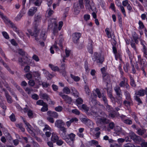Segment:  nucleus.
Masks as SVG:
<instances>
[{
	"instance_id": "nucleus-1",
	"label": "nucleus",
	"mask_w": 147,
	"mask_h": 147,
	"mask_svg": "<svg viewBox=\"0 0 147 147\" xmlns=\"http://www.w3.org/2000/svg\"><path fill=\"white\" fill-rule=\"evenodd\" d=\"M78 106L79 109H83L88 113H90L92 115L95 117L96 123L98 124L101 123H108L109 121L106 118V115L103 112L98 113L97 114L95 112L96 109L94 107L92 108L90 110V112L88 108L85 105H83L81 107L78 105Z\"/></svg>"
},
{
	"instance_id": "nucleus-2",
	"label": "nucleus",
	"mask_w": 147,
	"mask_h": 147,
	"mask_svg": "<svg viewBox=\"0 0 147 147\" xmlns=\"http://www.w3.org/2000/svg\"><path fill=\"white\" fill-rule=\"evenodd\" d=\"M85 2V5L86 9L90 10L92 9V7L90 4V1L89 0H79V3H75L74 5V12L75 14H78L80 11V9L84 7L83 1Z\"/></svg>"
},
{
	"instance_id": "nucleus-3",
	"label": "nucleus",
	"mask_w": 147,
	"mask_h": 147,
	"mask_svg": "<svg viewBox=\"0 0 147 147\" xmlns=\"http://www.w3.org/2000/svg\"><path fill=\"white\" fill-rule=\"evenodd\" d=\"M30 34L31 36H34L35 37V39L37 41H38L39 39L42 40H45L47 38V35L45 30H40L39 28H37L36 32H35V29L34 30V32L32 33L29 31Z\"/></svg>"
},
{
	"instance_id": "nucleus-4",
	"label": "nucleus",
	"mask_w": 147,
	"mask_h": 147,
	"mask_svg": "<svg viewBox=\"0 0 147 147\" xmlns=\"http://www.w3.org/2000/svg\"><path fill=\"white\" fill-rule=\"evenodd\" d=\"M97 96H98V97L99 98H102L103 100L105 102H106L107 100L106 98L104 95L103 94L102 95L101 94L99 89H96L95 90H93L92 94L91 97L90 98V100L92 103L94 102V104L96 102V101L95 100V98L97 97Z\"/></svg>"
},
{
	"instance_id": "nucleus-5",
	"label": "nucleus",
	"mask_w": 147,
	"mask_h": 147,
	"mask_svg": "<svg viewBox=\"0 0 147 147\" xmlns=\"http://www.w3.org/2000/svg\"><path fill=\"white\" fill-rule=\"evenodd\" d=\"M92 59L94 61H96L98 63H102L104 59L103 56L100 54L97 53H94L92 57Z\"/></svg>"
},
{
	"instance_id": "nucleus-6",
	"label": "nucleus",
	"mask_w": 147,
	"mask_h": 147,
	"mask_svg": "<svg viewBox=\"0 0 147 147\" xmlns=\"http://www.w3.org/2000/svg\"><path fill=\"white\" fill-rule=\"evenodd\" d=\"M0 16L6 23L10 25L12 28H13L14 29H15V31H17V28L13 24V23L7 17L4 16L3 13L0 11Z\"/></svg>"
},
{
	"instance_id": "nucleus-7",
	"label": "nucleus",
	"mask_w": 147,
	"mask_h": 147,
	"mask_svg": "<svg viewBox=\"0 0 147 147\" xmlns=\"http://www.w3.org/2000/svg\"><path fill=\"white\" fill-rule=\"evenodd\" d=\"M63 40V39L62 38H60L59 40V42L58 41H56L55 42V45L51 47L50 48L51 53L52 54H54V51L53 49H55L56 51H58L59 50L58 48L56 46L58 43L59 46L61 47H62V42Z\"/></svg>"
},
{
	"instance_id": "nucleus-8",
	"label": "nucleus",
	"mask_w": 147,
	"mask_h": 147,
	"mask_svg": "<svg viewBox=\"0 0 147 147\" xmlns=\"http://www.w3.org/2000/svg\"><path fill=\"white\" fill-rule=\"evenodd\" d=\"M105 68L104 67L101 69V71L103 75V81L107 84L110 82V78L109 75L105 73Z\"/></svg>"
},
{
	"instance_id": "nucleus-9",
	"label": "nucleus",
	"mask_w": 147,
	"mask_h": 147,
	"mask_svg": "<svg viewBox=\"0 0 147 147\" xmlns=\"http://www.w3.org/2000/svg\"><path fill=\"white\" fill-rule=\"evenodd\" d=\"M40 19L41 17L39 16H37L35 18V21L34 22L33 24V28L34 29H35V32H36L37 28H39V22Z\"/></svg>"
},
{
	"instance_id": "nucleus-10",
	"label": "nucleus",
	"mask_w": 147,
	"mask_h": 147,
	"mask_svg": "<svg viewBox=\"0 0 147 147\" xmlns=\"http://www.w3.org/2000/svg\"><path fill=\"white\" fill-rule=\"evenodd\" d=\"M81 36L80 33H75L72 34L73 41L75 43H77L78 41L79 38Z\"/></svg>"
},
{
	"instance_id": "nucleus-11",
	"label": "nucleus",
	"mask_w": 147,
	"mask_h": 147,
	"mask_svg": "<svg viewBox=\"0 0 147 147\" xmlns=\"http://www.w3.org/2000/svg\"><path fill=\"white\" fill-rule=\"evenodd\" d=\"M37 9L36 7H33L29 9L27 13L29 16H33L37 11Z\"/></svg>"
},
{
	"instance_id": "nucleus-12",
	"label": "nucleus",
	"mask_w": 147,
	"mask_h": 147,
	"mask_svg": "<svg viewBox=\"0 0 147 147\" xmlns=\"http://www.w3.org/2000/svg\"><path fill=\"white\" fill-rule=\"evenodd\" d=\"M131 138L134 141H140L142 140V139L139 136H137L134 133H130Z\"/></svg>"
},
{
	"instance_id": "nucleus-13",
	"label": "nucleus",
	"mask_w": 147,
	"mask_h": 147,
	"mask_svg": "<svg viewBox=\"0 0 147 147\" xmlns=\"http://www.w3.org/2000/svg\"><path fill=\"white\" fill-rule=\"evenodd\" d=\"M64 123L61 120H57L55 123V126L59 128L64 126Z\"/></svg>"
},
{
	"instance_id": "nucleus-14",
	"label": "nucleus",
	"mask_w": 147,
	"mask_h": 147,
	"mask_svg": "<svg viewBox=\"0 0 147 147\" xmlns=\"http://www.w3.org/2000/svg\"><path fill=\"white\" fill-rule=\"evenodd\" d=\"M57 24L56 22L55 19H52L51 20H49L48 28H52L53 26L57 27Z\"/></svg>"
},
{
	"instance_id": "nucleus-15",
	"label": "nucleus",
	"mask_w": 147,
	"mask_h": 147,
	"mask_svg": "<svg viewBox=\"0 0 147 147\" xmlns=\"http://www.w3.org/2000/svg\"><path fill=\"white\" fill-rule=\"evenodd\" d=\"M33 75L35 78V80H36L38 82V84L40 85L41 82V81L40 77V74L37 72H34Z\"/></svg>"
},
{
	"instance_id": "nucleus-16",
	"label": "nucleus",
	"mask_w": 147,
	"mask_h": 147,
	"mask_svg": "<svg viewBox=\"0 0 147 147\" xmlns=\"http://www.w3.org/2000/svg\"><path fill=\"white\" fill-rule=\"evenodd\" d=\"M24 123L26 125V126L27 127V130L31 134H32L33 131V128L30 124L26 121H24Z\"/></svg>"
},
{
	"instance_id": "nucleus-17",
	"label": "nucleus",
	"mask_w": 147,
	"mask_h": 147,
	"mask_svg": "<svg viewBox=\"0 0 147 147\" xmlns=\"http://www.w3.org/2000/svg\"><path fill=\"white\" fill-rule=\"evenodd\" d=\"M115 132L114 135L115 136L119 135L121 132L122 130L121 128L119 126H116L114 129Z\"/></svg>"
},
{
	"instance_id": "nucleus-18",
	"label": "nucleus",
	"mask_w": 147,
	"mask_h": 147,
	"mask_svg": "<svg viewBox=\"0 0 147 147\" xmlns=\"http://www.w3.org/2000/svg\"><path fill=\"white\" fill-rule=\"evenodd\" d=\"M115 90L117 94L119 97V99H121L122 95L119 87L118 86H116L115 88Z\"/></svg>"
},
{
	"instance_id": "nucleus-19",
	"label": "nucleus",
	"mask_w": 147,
	"mask_h": 147,
	"mask_svg": "<svg viewBox=\"0 0 147 147\" xmlns=\"http://www.w3.org/2000/svg\"><path fill=\"white\" fill-rule=\"evenodd\" d=\"M47 115L49 116L57 118L58 116V113L55 112L49 111L47 112Z\"/></svg>"
},
{
	"instance_id": "nucleus-20",
	"label": "nucleus",
	"mask_w": 147,
	"mask_h": 147,
	"mask_svg": "<svg viewBox=\"0 0 147 147\" xmlns=\"http://www.w3.org/2000/svg\"><path fill=\"white\" fill-rule=\"evenodd\" d=\"M138 61L140 64L141 65L140 67L143 71V73L145 75V72L144 69H143V67H144V63L142 62L141 59V55H138Z\"/></svg>"
},
{
	"instance_id": "nucleus-21",
	"label": "nucleus",
	"mask_w": 147,
	"mask_h": 147,
	"mask_svg": "<svg viewBox=\"0 0 147 147\" xmlns=\"http://www.w3.org/2000/svg\"><path fill=\"white\" fill-rule=\"evenodd\" d=\"M26 60H27V61L23 60H22V59H19V61L20 63V65H23L25 64H30L29 61L30 60L27 57H26Z\"/></svg>"
},
{
	"instance_id": "nucleus-22",
	"label": "nucleus",
	"mask_w": 147,
	"mask_h": 147,
	"mask_svg": "<svg viewBox=\"0 0 147 147\" xmlns=\"http://www.w3.org/2000/svg\"><path fill=\"white\" fill-rule=\"evenodd\" d=\"M82 121L88 126H89L92 124V123L91 121L86 118L82 119Z\"/></svg>"
},
{
	"instance_id": "nucleus-23",
	"label": "nucleus",
	"mask_w": 147,
	"mask_h": 147,
	"mask_svg": "<svg viewBox=\"0 0 147 147\" xmlns=\"http://www.w3.org/2000/svg\"><path fill=\"white\" fill-rule=\"evenodd\" d=\"M24 111L25 112H27L28 116L30 118H32V117L33 113L32 111L30 110H29L27 108H25L24 109Z\"/></svg>"
},
{
	"instance_id": "nucleus-24",
	"label": "nucleus",
	"mask_w": 147,
	"mask_h": 147,
	"mask_svg": "<svg viewBox=\"0 0 147 147\" xmlns=\"http://www.w3.org/2000/svg\"><path fill=\"white\" fill-rule=\"evenodd\" d=\"M58 139L59 138L57 134L55 133H52L51 137V140L54 142H56Z\"/></svg>"
},
{
	"instance_id": "nucleus-25",
	"label": "nucleus",
	"mask_w": 147,
	"mask_h": 147,
	"mask_svg": "<svg viewBox=\"0 0 147 147\" xmlns=\"http://www.w3.org/2000/svg\"><path fill=\"white\" fill-rule=\"evenodd\" d=\"M135 94L137 96L139 95L140 96H143L145 94V90L143 89L140 90L136 92Z\"/></svg>"
},
{
	"instance_id": "nucleus-26",
	"label": "nucleus",
	"mask_w": 147,
	"mask_h": 147,
	"mask_svg": "<svg viewBox=\"0 0 147 147\" xmlns=\"http://www.w3.org/2000/svg\"><path fill=\"white\" fill-rule=\"evenodd\" d=\"M63 98L67 103L70 104L72 102V99L71 97L68 96L67 95L63 96Z\"/></svg>"
},
{
	"instance_id": "nucleus-27",
	"label": "nucleus",
	"mask_w": 147,
	"mask_h": 147,
	"mask_svg": "<svg viewBox=\"0 0 147 147\" xmlns=\"http://www.w3.org/2000/svg\"><path fill=\"white\" fill-rule=\"evenodd\" d=\"M126 79L125 78L123 79V81H122L120 83L119 85L121 87H124L125 86L126 88H127L128 85L125 82Z\"/></svg>"
},
{
	"instance_id": "nucleus-28",
	"label": "nucleus",
	"mask_w": 147,
	"mask_h": 147,
	"mask_svg": "<svg viewBox=\"0 0 147 147\" xmlns=\"http://www.w3.org/2000/svg\"><path fill=\"white\" fill-rule=\"evenodd\" d=\"M40 98L43 99H46L47 101H48L49 99L48 95L46 94L41 93L40 95Z\"/></svg>"
},
{
	"instance_id": "nucleus-29",
	"label": "nucleus",
	"mask_w": 147,
	"mask_h": 147,
	"mask_svg": "<svg viewBox=\"0 0 147 147\" xmlns=\"http://www.w3.org/2000/svg\"><path fill=\"white\" fill-rule=\"evenodd\" d=\"M71 93L75 97H78V93L76 90L74 88H71Z\"/></svg>"
},
{
	"instance_id": "nucleus-30",
	"label": "nucleus",
	"mask_w": 147,
	"mask_h": 147,
	"mask_svg": "<svg viewBox=\"0 0 147 147\" xmlns=\"http://www.w3.org/2000/svg\"><path fill=\"white\" fill-rule=\"evenodd\" d=\"M49 66L52 70L54 71H57L59 70V68L57 66H55L51 64H49Z\"/></svg>"
},
{
	"instance_id": "nucleus-31",
	"label": "nucleus",
	"mask_w": 147,
	"mask_h": 147,
	"mask_svg": "<svg viewBox=\"0 0 147 147\" xmlns=\"http://www.w3.org/2000/svg\"><path fill=\"white\" fill-rule=\"evenodd\" d=\"M23 16L22 13L20 11L15 18V20L17 21L20 20Z\"/></svg>"
},
{
	"instance_id": "nucleus-32",
	"label": "nucleus",
	"mask_w": 147,
	"mask_h": 147,
	"mask_svg": "<svg viewBox=\"0 0 147 147\" xmlns=\"http://www.w3.org/2000/svg\"><path fill=\"white\" fill-rule=\"evenodd\" d=\"M70 140L73 142L75 140L76 135L73 133H71L68 135Z\"/></svg>"
},
{
	"instance_id": "nucleus-33",
	"label": "nucleus",
	"mask_w": 147,
	"mask_h": 147,
	"mask_svg": "<svg viewBox=\"0 0 147 147\" xmlns=\"http://www.w3.org/2000/svg\"><path fill=\"white\" fill-rule=\"evenodd\" d=\"M130 84L133 87H135L136 86V84L133 78L131 76H130Z\"/></svg>"
},
{
	"instance_id": "nucleus-34",
	"label": "nucleus",
	"mask_w": 147,
	"mask_h": 147,
	"mask_svg": "<svg viewBox=\"0 0 147 147\" xmlns=\"http://www.w3.org/2000/svg\"><path fill=\"white\" fill-rule=\"evenodd\" d=\"M71 77L72 78L74 81L76 82L79 81L80 79V78L78 76H76L72 74H71Z\"/></svg>"
},
{
	"instance_id": "nucleus-35",
	"label": "nucleus",
	"mask_w": 147,
	"mask_h": 147,
	"mask_svg": "<svg viewBox=\"0 0 147 147\" xmlns=\"http://www.w3.org/2000/svg\"><path fill=\"white\" fill-rule=\"evenodd\" d=\"M89 144L91 146H93L94 145L97 146L98 144V142L95 140H92L89 142Z\"/></svg>"
},
{
	"instance_id": "nucleus-36",
	"label": "nucleus",
	"mask_w": 147,
	"mask_h": 147,
	"mask_svg": "<svg viewBox=\"0 0 147 147\" xmlns=\"http://www.w3.org/2000/svg\"><path fill=\"white\" fill-rule=\"evenodd\" d=\"M63 92L67 94H68L70 93V92L69 89L67 87H64L63 90Z\"/></svg>"
},
{
	"instance_id": "nucleus-37",
	"label": "nucleus",
	"mask_w": 147,
	"mask_h": 147,
	"mask_svg": "<svg viewBox=\"0 0 147 147\" xmlns=\"http://www.w3.org/2000/svg\"><path fill=\"white\" fill-rule=\"evenodd\" d=\"M84 89L86 93L88 95H89L90 93V90L88 85H86L84 86Z\"/></svg>"
},
{
	"instance_id": "nucleus-38",
	"label": "nucleus",
	"mask_w": 147,
	"mask_h": 147,
	"mask_svg": "<svg viewBox=\"0 0 147 147\" xmlns=\"http://www.w3.org/2000/svg\"><path fill=\"white\" fill-rule=\"evenodd\" d=\"M139 142L142 143L141 144V146L142 147H147V142L144 141V140L142 139V140Z\"/></svg>"
},
{
	"instance_id": "nucleus-39",
	"label": "nucleus",
	"mask_w": 147,
	"mask_h": 147,
	"mask_svg": "<svg viewBox=\"0 0 147 147\" xmlns=\"http://www.w3.org/2000/svg\"><path fill=\"white\" fill-rule=\"evenodd\" d=\"M119 7L121 11V12L123 13L124 16H126V15L125 14V10L123 7L121 5H119V6H118Z\"/></svg>"
},
{
	"instance_id": "nucleus-40",
	"label": "nucleus",
	"mask_w": 147,
	"mask_h": 147,
	"mask_svg": "<svg viewBox=\"0 0 147 147\" xmlns=\"http://www.w3.org/2000/svg\"><path fill=\"white\" fill-rule=\"evenodd\" d=\"M145 132V130L144 129H139L137 131V133L139 135H142L144 134Z\"/></svg>"
},
{
	"instance_id": "nucleus-41",
	"label": "nucleus",
	"mask_w": 147,
	"mask_h": 147,
	"mask_svg": "<svg viewBox=\"0 0 147 147\" xmlns=\"http://www.w3.org/2000/svg\"><path fill=\"white\" fill-rule=\"evenodd\" d=\"M43 130L44 131L49 130L51 131H52V129L51 128V127L47 125H45V128Z\"/></svg>"
},
{
	"instance_id": "nucleus-42",
	"label": "nucleus",
	"mask_w": 147,
	"mask_h": 147,
	"mask_svg": "<svg viewBox=\"0 0 147 147\" xmlns=\"http://www.w3.org/2000/svg\"><path fill=\"white\" fill-rule=\"evenodd\" d=\"M105 32L108 37L109 38L111 37V35L110 33L109 32V29L108 28H107L105 30Z\"/></svg>"
},
{
	"instance_id": "nucleus-43",
	"label": "nucleus",
	"mask_w": 147,
	"mask_h": 147,
	"mask_svg": "<svg viewBox=\"0 0 147 147\" xmlns=\"http://www.w3.org/2000/svg\"><path fill=\"white\" fill-rule=\"evenodd\" d=\"M43 107L41 109V111L42 112H45L47 111L48 109L47 106V104H45L44 105H43Z\"/></svg>"
},
{
	"instance_id": "nucleus-44",
	"label": "nucleus",
	"mask_w": 147,
	"mask_h": 147,
	"mask_svg": "<svg viewBox=\"0 0 147 147\" xmlns=\"http://www.w3.org/2000/svg\"><path fill=\"white\" fill-rule=\"evenodd\" d=\"M42 70L44 71V74L46 75V76H47V74H48V75H49V76H50L49 78L47 77V78L48 79H50L52 77V76L51 74H49V72L48 71L45 70V69H42Z\"/></svg>"
},
{
	"instance_id": "nucleus-45",
	"label": "nucleus",
	"mask_w": 147,
	"mask_h": 147,
	"mask_svg": "<svg viewBox=\"0 0 147 147\" xmlns=\"http://www.w3.org/2000/svg\"><path fill=\"white\" fill-rule=\"evenodd\" d=\"M5 96L8 102L9 103H11L12 102V100L11 96L7 93L6 94Z\"/></svg>"
},
{
	"instance_id": "nucleus-46",
	"label": "nucleus",
	"mask_w": 147,
	"mask_h": 147,
	"mask_svg": "<svg viewBox=\"0 0 147 147\" xmlns=\"http://www.w3.org/2000/svg\"><path fill=\"white\" fill-rule=\"evenodd\" d=\"M76 104L78 106L82 103L83 100L81 98H78L76 100Z\"/></svg>"
},
{
	"instance_id": "nucleus-47",
	"label": "nucleus",
	"mask_w": 147,
	"mask_h": 147,
	"mask_svg": "<svg viewBox=\"0 0 147 147\" xmlns=\"http://www.w3.org/2000/svg\"><path fill=\"white\" fill-rule=\"evenodd\" d=\"M46 103L44 102L43 100H39L36 102V104L40 105H44Z\"/></svg>"
},
{
	"instance_id": "nucleus-48",
	"label": "nucleus",
	"mask_w": 147,
	"mask_h": 147,
	"mask_svg": "<svg viewBox=\"0 0 147 147\" xmlns=\"http://www.w3.org/2000/svg\"><path fill=\"white\" fill-rule=\"evenodd\" d=\"M51 116H49L47 117V120L48 121L51 123H53L54 122V120L53 118L51 117Z\"/></svg>"
},
{
	"instance_id": "nucleus-49",
	"label": "nucleus",
	"mask_w": 147,
	"mask_h": 147,
	"mask_svg": "<svg viewBox=\"0 0 147 147\" xmlns=\"http://www.w3.org/2000/svg\"><path fill=\"white\" fill-rule=\"evenodd\" d=\"M129 3L127 0H125L123 1L122 2V5L124 7H125L128 5Z\"/></svg>"
},
{
	"instance_id": "nucleus-50",
	"label": "nucleus",
	"mask_w": 147,
	"mask_h": 147,
	"mask_svg": "<svg viewBox=\"0 0 147 147\" xmlns=\"http://www.w3.org/2000/svg\"><path fill=\"white\" fill-rule=\"evenodd\" d=\"M88 49L89 52L90 53H93L92 46L91 43L89 44V46L88 47Z\"/></svg>"
},
{
	"instance_id": "nucleus-51",
	"label": "nucleus",
	"mask_w": 147,
	"mask_h": 147,
	"mask_svg": "<svg viewBox=\"0 0 147 147\" xmlns=\"http://www.w3.org/2000/svg\"><path fill=\"white\" fill-rule=\"evenodd\" d=\"M138 24L139 25V29H142L144 28V26L141 21H139Z\"/></svg>"
},
{
	"instance_id": "nucleus-52",
	"label": "nucleus",
	"mask_w": 147,
	"mask_h": 147,
	"mask_svg": "<svg viewBox=\"0 0 147 147\" xmlns=\"http://www.w3.org/2000/svg\"><path fill=\"white\" fill-rule=\"evenodd\" d=\"M84 20L87 21L89 20L90 18V16L89 14H85L84 16Z\"/></svg>"
},
{
	"instance_id": "nucleus-53",
	"label": "nucleus",
	"mask_w": 147,
	"mask_h": 147,
	"mask_svg": "<svg viewBox=\"0 0 147 147\" xmlns=\"http://www.w3.org/2000/svg\"><path fill=\"white\" fill-rule=\"evenodd\" d=\"M60 130L62 131L63 133L64 134V135H65L66 132V129L64 127L62 126L60 128H59Z\"/></svg>"
},
{
	"instance_id": "nucleus-54",
	"label": "nucleus",
	"mask_w": 147,
	"mask_h": 147,
	"mask_svg": "<svg viewBox=\"0 0 147 147\" xmlns=\"http://www.w3.org/2000/svg\"><path fill=\"white\" fill-rule=\"evenodd\" d=\"M32 59L35 60L36 61L38 62L39 61V59L37 56L35 55H34L32 57Z\"/></svg>"
},
{
	"instance_id": "nucleus-55",
	"label": "nucleus",
	"mask_w": 147,
	"mask_h": 147,
	"mask_svg": "<svg viewBox=\"0 0 147 147\" xmlns=\"http://www.w3.org/2000/svg\"><path fill=\"white\" fill-rule=\"evenodd\" d=\"M2 34L4 37L6 39H9V36L8 34L5 32H3Z\"/></svg>"
},
{
	"instance_id": "nucleus-56",
	"label": "nucleus",
	"mask_w": 147,
	"mask_h": 147,
	"mask_svg": "<svg viewBox=\"0 0 147 147\" xmlns=\"http://www.w3.org/2000/svg\"><path fill=\"white\" fill-rule=\"evenodd\" d=\"M55 110L57 112H61L62 110V108L60 106H58L55 108Z\"/></svg>"
},
{
	"instance_id": "nucleus-57",
	"label": "nucleus",
	"mask_w": 147,
	"mask_h": 147,
	"mask_svg": "<svg viewBox=\"0 0 147 147\" xmlns=\"http://www.w3.org/2000/svg\"><path fill=\"white\" fill-rule=\"evenodd\" d=\"M32 98L35 100H37L38 99V96L36 94H34L32 95Z\"/></svg>"
},
{
	"instance_id": "nucleus-58",
	"label": "nucleus",
	"mask_w": 147,
	"mask_h": 147,
	"mask_svg": "<svg viewBox=\"0 0 147 147\" xmlns=\"http://www.w3.org/2000/svg\"><path fill=\"white\" fill-rule=\"evenodd\" d=\"M124 122L126 124L130 125L132 123V121L131 120L129 119H126L124 120Z\"/></svg>"
},
{
	"instance_id": "nucleus-59",
	"label": "nucleus",
	"mask_w": 147,
	"mask_h": 147,
	"mask_svg": "<svg viewBox=\"0 0 147 147\" xmlns=\"http://www.w3.org/2000/svg\"><path fill=\"white\" fill-rule=\"evenodd\" d=\"M17 127L19 128L22 131H25V129L23 127L22 125V124H18L16 125Z\"/></svg>"
},
{
	"instance_id": "nucleus-60",
	"label": "nucleus",
	"mask_w": 147,
	"mask_h": 147,
	"mask_svg": "<svg viewBox=\"0 0 147 147\" xmlns=\"http://www.w3.org/2000/svg\"><path fill=\"white\" fill-rule=\"evenodd\" d=\"M124 147H134V145L131 143H127L124 146Z\"/></svg>"
},
{
	"instance_id": "nucleus-61",
	"label": "nucleus",
	"mask_w": 147,
	"mask_h": 147,
	"mask_svg": "<svg viewBox=\"0 0 147 147\" xmlns=\"http://www.w3.org/2000/svg\"><path fill=\"white\" fill-rule=\"evenodd\" d=\"M130 101L131 100H128V101H125L124 102V104L126 106H127L128 108L130 105Z\"/></svg>"
},
{
	"instance_id": "nucleus-62",
	"label": "nucleus",
	"mask_w": 147,
	"mask_h": 147,
	"mask_svg": "<svg viewBox=\"0 0 147 147\" xmlns=\"http://www.w3.org/2000/svg\"><path fill=\"white\" fill-rule=\"evenodd\" d=\"M142 51L145 55H147V48L146 46H144V47L142 49Z\"/></svg>"
},
{
	"instance_id": "nucleus-63",
	"label": "nucleus",
	"mask_w": 147,
	"mask_h": 147,
	"mask_svg": "<svg viewBox=\"0 0 147 147\" xmlns=\"http://www.w3.org/2000/svg\"><path fill=\"white\" fill-rule=\"evenodd\" d=\"M41 3V1L40 0H37L35 2L34 4L36 6H39L40 5Z\"/></svg>"
},
{
	"instance_id": "nucleus-64",
	"label": "nucleus",
	"mask_w": 147,
	"mask_h": 147,
	"mask_svg": "<svg viewBox=\"0 0 147 147\" xmlns=\"http://www.w3.org/2000/svg\"><path fill=\"white\" fill-rule=\"evenodd\" d=\"M53 11L51 9H49L47 10V13L48 14L49 16H50L53 13Z\"/></svg>"
}]
</instances>
